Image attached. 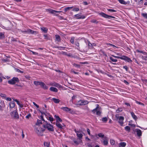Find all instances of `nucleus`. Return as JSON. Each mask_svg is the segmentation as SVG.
Returning <instances> with one entry per match:
<instances>
[{
  "label": "nucleus",
  "mask_w": 147,
  "mask_h": 147,
  "mask_svg": "<svg viewBox=\"0 0 147 147\" xmlns=\"http://www.w3.org/2000/svg\"><path fill=\"white\" fill-rule=\"evenodd\" d=\"M45 129H42L41 128L40 129L39 127H36L35 129V131L36 133L39 136H43L42 132L45 131Z\"/></svg>",
  "instance_id": "f257e3e1"
},
{
  "label": "nucleus",
  "mask_w": 147,
  "mask_h": 147,
  "mask_svg": "<svg viewBox=\"0 0 147 147\" xmlns=\"http://www.w3.org/2000/svg\"><path fill=\"white\" fill-rule=\"evenodd\" d=\"M101 108L99 107V106L98 105H97V106L96 108L93 109L92 111L93 113H95L96 112V114L97 115H100L101 113V112L100 111V109Z\"/></svg>",
  "instance_id": "f03ea898"
},
{
  "label": "nucleus",
  "mask_w": 147,
  "mask_h": 147,
  "mask_svg": "<svg viewBox=\"0 0 147 147\" xmlns=\"http://www.w3.org/2000/svg\"><path fill=\"white\" fill-rule=\"evenodd\" d=\"M18 82H19L18 79L17 78L13 77L11 80H9L8 83L11 84H14Z\"/></svg>",
  "instance_id": "7ed1b4c3"
},
{
  "label": "nucleus",
  "mask_w": 147,
  "mask_h": 147,
  "mask_svg": "<svg viewBox=\"0 0 147 147\" xmlns=\"http://www.w3.org/2000/svg\"><path fill=\"white\" fill-rule=\"evenodd\" d=\"M10 115L11 117L15 119H18L19 118V115L16 110L12 112Z\"/></svg>",
  "instance_id": "20e7f679"
},
{
  "label": "nucleus",
  "mask_w": 147,
  "mask_h": 147,
  "mask_svg": "<svg viewBox=\"0 0 147 147\" xmlns=\"http://www.w3.org/2000/svg\"><path fill=\"white\" fill-rule=\"evenodd\" d=\"M88 103V102L87 100H79L77 103V105H85Z\"/></svg>",
  "instance_id": "39448f33"
},
{
  "label": "nucleus",
  "mask_w": 147,
  "mask_h": 147,
  "mask_svg": "<svg viewBox=\"0 0 147 147\" xmlns=\"http://www.w3.org/2000/svg\"><path fill=\"white\" fill-rule=\"evenodd\" d=\"M43 127L45 128H47L49 131H54L53 127L51 125H48V126L45 125H43Z\"/></svg>",
  "instance_id": "423d86ee"
},
{
  "label": "nucleus",
  "mask_w": 147,
  "mask_h": 147,
  "mask_svg": "<svg viewBox=\"0 0 147 147\" xmlns=\"http://www.w3.org/2000/svg\"><path fill=\"white\" fill-rule=\"evenodd\" d=\"M99 14L105 18H115V17H114L107 15L103 12L100 13Z\"/></svg>",
  "instance_id": "0eeeda50"
},
{
  "label": "nucleus",
  "mask_w": 147,
  "mask_h": 147,
  "mask_svg": "<svg viewBox=\"0 0 147 147\" xmlns=\"http://www.w3.org/2000/svg\"><path fill=\"white\" fill-rule=\"evenodd\" d=\"M103 140L102 141L103 144L105 145H107L108 144V141L109 140V138L106 136L104 137V138L103 139Z\"/></svg>",
  "instance_id": "6e6552de"
},
{
  "label": "nucleus",
  "mask_w": 147,
  "mask_h": 147,
  "mask_svg": "<svg viewBox=\"0 0 147 147\" xmlns=\"http://www.w3.org/2000/svg\"><path fill=\"white\" fill-rule=\"evenodd\" d=\"M124 117L122 116H120L119 118L118 122L121 126H123V124Z\"/></svg>",
  "instance_id": "1a4fd4ad"
},
{
  "label": "nucleus",
  "mask_w": 147,
  "mask_h": 147,
  "mask_svg": "<svg viewBox=\"0 0 147 147\" xmlns=\"http://www.w3.org/2000/svg\"><path fill=\"white\" fill-rule=\"evenodd\" d=\"M46 11L47 12H48L50 13L53 14L55 16H58V14L55 13V10H53L52 9H47L46 10Z\"/></svg>",
  "instance_id": "9d476101"
},
{
  "label": "nucleus",
  "mask_w": 147,
  "mask_h": 147,
  "mask_svg": "<svg viewBox=\"0 0 147 147\" xmlns=\"http://www.w3.org/2000/svg\"><path fill=\"white\" fill-rule=\"evenodd\" d=\"M121 59L125 60L129 62H130L132 61L130 58L125 56H122Z\"/></svg>",
  "instance_id": "9b49d317"
},
{
  "label": "nucleus",
  "mask_w": 147,
  "mask_h": 147,
  "mask_svg": "<svg viewBox=\"0 0 147 147\" xmlns=\"http://www.w3.org/2000/svg\"><path fill=\"white\" fill-rule=\"evenodd\" d=\"M38 111L40 113H41L42 115L44 114L46 116H47V114H49V113H47L46 109H45L44 108H43L42 110H38Z\"/></svg>",
  "instance_id": "f8f14e48"
},
{
  "label": "nucleus",
  "mask_w": 147,
  "mask_h": 147,
  "mask_svg": "<svg viewBox=\"0 0 147 147\" xmlns=\"http://www.w3.org/2000/svg\"><path fill=\"white\" fill-rule=\"evenodd\" d=\"M26 32L31 34H35L37 33V32L30 29L27 30L26 31Z\"/></svg>",
  "instance_id": "ddd939ff"
},
{
  "label": "nucleus",
  "mask_w": 147,
  "mask_h": 147,
  "mask_svg": "<svg viewBox=\"0 0 147 147\" xmlns=\"http://www.w3.org/2000/svg\"><path fill=\"white\" fill-rule=\"evenodd\" d=\"M81 14V13H79L76 14L74 15V16L78 17L77 18V19H84L85 18V16H80Z\"/></svg>",
  "instance_id": "4468645a"
},
{
  "label": "nucleus",
  "mask_w": 147,
  "mask_h": 147,
  "mask_svg": "<svg viewBox=\"0 0 147 147\" xmlns=\"http://www.w3.org/2000/svg\"><path fill=\"white\" fill-rule=\"evenodd\" d=\"M61 109L63 110L64 111L66 112L70 111L71 110V109L67 107H62Z\"/></svg>",
  "instance_id": "2eb2a0df"
},
{
  "label": "nucleus",
  "mask_w": 147,
  "mask_h": 147,
  "mask_svg": "<svg viewBox=\"0 0 147 147\" xmlns=\"http://www.w3.org/2000/svg\"><path fill=\"white\" fill-rule=\"evenodd\" d=\"M40 29L42 32L44 33H47L48 31L47 28L44 27H40Z\"/></svg>",
  "instance_id": "dca6fc26"
},
{
  "label": "nucleus",
  "mask_w": 147,
  "mask_h": 147,
  "mask_svg": "<svg viewBox=\"0 0 147 147\" xmlns=\"http://www.w3.org/2000/svg\"><path fill=\"white\" fill-rule=\"evenodd\" d=\"M49 89L51 91L55 92H57L58 91L57 88L53 87H51Z\"/></svg>",
  "instance_id": "f3484780"
},
{
  "label": "nucleus",
  "mask_w": 147,
  "mask_h": 147,
  "mask_svg": "<svg viewBox=\"0 0 147 147\" xmlns=\"http://www.w3.org/2000/svg\"><path fill=\"white\" fill-rule=\"evenodd\" d=\"M41 86L44 89L47 90L48 89V87L45 84L42 82Z\"/></svg>",
  "instance_id": "a211bd4d"
},
{
  "label": "nucleus",
  "mask_w": 147,
  "mask_h": 147,
  "mask_svg": "<svg viewBox=\"0 0 147 147\" xmlns=\"http://www.w3.org/2000/svg\"><path fill=\"white\" fill-rule=\"evenodd\" d=\"M81 51L82 52H87L88 51V48L86 46H84L81 49Z\"/></svg>",
  "instance_id": "6ab92c4d"
},
{
  "label": "nucleus",
  "mask_w": 147,
  "mask_h": 147,
  "mask_svg": "<svg viewBox=\"0 0 147 147\" xmlns=\"http://www.w3.org/2000/svg\"><path fill=\"white\" fill-rule=\"evenodd\" d=\"M52 85V86L57 87V88H60L61 87V85L57 83H53Z\"/></svg>",
  "instance_id": "aec40b11"
},
{
  "label": "nucleus",
  "mask_w": 147,
  "mask_h": 147,
  "mask_svg": "<svg viewBox=\"0 0 147 147\" xmlns=\"http://www.w3.org/2000/svg\"><path fill=\"white\" fill-rule=\"evenodd\" d=\"M14 100L17 102V104L19 105L20 107L22 108L23 107V105L20 103V102L17 99H15Z\"/></svg>",
  "instance_id": "412c9836"
},
{
  "label": "nucleus",
  "mask_w": 147,
  "mask_h": 147,
  "mask_svg": "<svg viewBox=\"0 0 147 147\" xmlns=\"http://www.w3.org/2000/svg\"><path fill=\"white\" fill-rule=\"evenodd\" d=\"M15 103L13 101H11L9 103L10 107L11 108H13L15 107Z\"/></svg>",
  "instance_id": "4be33fe9"
},
{
  "label": "nucleus",
  "mask_w": 147,
  "mask_h": 147,
  "mask_svg": "<svg viewBox=\"0 0 147 147\" xmlns=\"http://www.w3.org/2000/svg\"><path fill=\"white\" fill-rule=\"evenodd\" d=\"M42 82H40L39 81H34V84L36 86H38L39 85L41 86V84H42Z\"/></svg>",
  "instance_id": "5701e85b"
},
{
  "label": "nucleus",
  "mask_w": 147,
  "mask_h": 147,
  "mask_svg": "<svg viewBox=\"0 0 147 147\" xmlns=\"http://www.w3.org/2000/svg\"><path fill=\"white\" fill-rule=\"evenodd\" d=\"M77 136L78 138L80 140H81V139H82L83 135L81 133H77Z\"/></svg>",
  "instance_id": "b1692460"
},
{
  "label": "nucleus",
  "mask_w": 147,
  "mask_h": 147,
  "mask_svg": "<svg viewBox=\"0 0 147 147\" xmlns=\"http://www.w3.org/2000/svg\"><path fill=\"white\" fill-rule=\"evenodd\" d=\"M52 100L56 103H58L60 102V100L59 99H56L55 98H53Z\"/></svg>",
  "instance_id": "393cba45"
},
{
  "label": "nucleus",
  "mask_w": 147,
  "mask_h": 147,
  "mask_svg": "<svg viewBox=\"0 0 147 147\" xmlns=\"http://www.w3.org/2000/svg\"><path fill=\"white\" fill-rule=\"evenodd\" d=\"M131 115L133 118L135 120H136L137 119V116L135 115L134 113L133 112H131Z\"/></svg>",
  "instance_id": "a878e982"
},
{
  "label": "nucleus",
  "mask_w": 147,
  "mask_h": 147,
  "mask_svg": "<svg viewBox=\"0 0 147 147\" xmlns=\"http://www.w3.org/2000/svg\"><path fill=\"white\" fill-rule=\"evenodd\" d=\"M136 132L137 135L138 136H140L142 135V133L140 130L139 129H137Z\"/></svg>",
  "instance_id": "bb28decb"
},
{
  "label": "nucleus",
  "mask_w": 147,
  "mask_h": 147,
  "mask_svg": "<svg viewBox=\"0 0 147 147\" xmlns=\"http://www.w3.org/2000/svg\"><path fill=\"white\" fill-rule=\"evenodd\" d=\"M56 125L59 128H62L63 126L61 124L59 123L56 122Z\"/></svg>",
  "instance_id": "cd10ccee"
},
{
  "label": "nucleus",
  "mask_w": 147,
  "mask_h": 147,
  "mask_svg": "<svg viewBox=\"0 0 147 147\" xmlns=\"http://www.w3.org/2000/svg\"><path fill=\"white\" fill-rule=\"evenodd\" d=\"M73 7H67L65 8L64 10L65 12H66L70 10L71 9L73 8Z\"/></svg>",
  "instance_id": "c85d7f7f"
},
{
  "label": "nucleus",
  "mask_w": 147,
  "mask_h": 147,
  "mask_svg": "<svg viewBox=\"0 0 147 147\" xmlns=\"http://www.w3.org/2000/svg\"><path fill=\"white\" fill-rule=\"evenodd\" d=\"M55 40L56 43L60 42L61 40L60 37H55Z\"/></svg>",
  "instance_id": "c756f323"
},
{
  "label": "nucleus",
  "mask_w": 147,
  "mask_h": 147,
  "mask_svg": "<svg viewBox=\"0 0 147 147\" xmlns=\"http://www.w3.org/2000/svg\"><path fill=\"white\" fill-rule=\"evenodd\" d=\"M126 145V143L124 142H121L120 143L119 146L122 147H124Z\"/></svg>",
  "instance_id": "7c9ffc66"
},
{
  "label": "nucleus",
  "mask_w": 147,
  "mask_h": 147,
  "mask_svg": "<svg viewBox=\"0 0 147 147\" xmlns=\"http://www.w3.org/2000/svg\"><path fill=\"white\" fill-rule=\"evenodd\" d=\"M0 105L3 108L5 107V105L4 102L3 101H1L0 102Z\"/></svg>",
  "instance_id": "2f4dec72"
},
{
  "label": "nucleus",
  "mask_w": 147,
  "mask_h": 147,
  "mask_svg": "<svg viewBox=\"0 0 147 147\" xmlns=\"http://www.w3.org/2000/svg\"><path fill=\"white\" fill-rule=\"evenodd\" d=\"M47 118L49 120L51 121V123H52V122L54 120V119L53 118L51 117H47Z\"/></svg>",
  "instance_id": "473e14b6"
},
{
  "label": "nucleus",
  "mask_w": 147,
  "mask_h": 147,
  "mask_svg": "<svg viewBox=\"0 0 147 147\" xmlns=\"http://www.w3.org/2000/svg\"><path fill=\"white\" fill-rule=\"evenodd\" d=\"M42 122L40 120L38 119L36 123V125H38L39 124H42Z\"/></svg>",
  "instance_id": "72a5a7b5"
},
{
  "label": "nucleus",
  "mask_w": 147,
  "mask_h": 147,
  "mask_svg": "<svg viewBox=\"0 0 147 147\" xmlns=\"http://www.w3.org/2000/svg\"><path fill=\"white\" fill-rule=\"evenodd\" d=\"M0 96L4 98H6V95L5 94L1 92H0Z\"/></svg>",
  "instance_id": "f704fd0d"
},
{
  "label": "nucleus",
  "mask_w": 147,
  "mask_h": 147,
  "mask_svg": "<svg viewBox=\"0 0 147 147\" xmlns=\"http://www.w3.org/2000/svg\"><path fill=\"white\" fill-rule=\"evenodd\" d=\"M119 2L122 4H126V2L124 0H118Z\"/></svg>",
  "instance_id": "c9c22d12"
},
{
  "label": "nucleus",
  "mask_w": 147,
  "mask_h": 147,
  "mask_svg": "<svg viewBox=\"0 0 147 147\" xmlns=\"http://www.w3.org/2000/svg\"><path fill=\"white\" fill-rule=\"evenodd\" d=\"M108 120L107 117H104L102 118V121L104 122H106Z\"/></svg>",
  "instance_id": "e433bc0d"
},
{
  "label": "nucleus",
  "mask_w": 147,
  "mask_h": 147,
  "mask_svg": "<svg viewBox=\"0 0 147 147\" xmlns=\"http://www.w3.org/2000/svg\"><path fill=\"white\" fill-rule=\"evenodd\" d=\"M98 136L102 138H104V137H105L104 135L102 133H99L98 134Z\"/></svg>",
  "instance_id": "4c0bfd02"
},
{
  "label": "nucleus",
  "mask_w": 147,
  "mask_h": 147,
  "mask_svg": "<svg viewBox=\"0 0 147 147\" xmlns=\"http://www.w3.org/2000/svg\"><path fill=\"white\" fill-rule=\"evenodd\" d=\"M44 145L45 146L47 147H49V143L48 142H45L44 143Z\"/></svg>",
  "instance_id": "58836bf2"
},
{
  "label": "nucleus",
  "mask_w": 147,
  "mask_h": 147,
  "mask_svg": "<svg viewBox=\"0 0 147 147\" xmlns=\"http://www.w3.org/2000/svg\"><path fill=\"white\" fill-rule=\"evenodd\" d=\"M125 129L127 131H129L130 130V127L128 126H126Z\"/></svg>",
  "instance_id": "ea45409f"
},
{
  "label": "nucleus",
  "mask_w": 147,
  "mask_h": 147,
  "mask_svg": "<svg viewBox=\"0 0 147 147\" xmlns=\"http://www.w3.org/2000/svg\"><path fill=\"white\" fill-rule=\"evenodd\" d=\"M142 15L144 18L147 19V13H142Z\"/></svg>",
  "instance_id": "a19ab883"
},
{
  "label": "nucleus",
  "mask_w": 147,
  "mask_h": 147,
  "mask_svg": "<svg viewBox=\"0 0 147 147\" xmlns=\"http://www.w3.org/2000/svg\"><path fill=\"white\" fill-rule=\"evenodd\" d=\"M110 143L112 145H113L115 144V141L114 140L111 139L110 140Z\"/></svg>",
  "instance_id": "79ce46f5"
},
{
  "label": "nucleus",
  "mask_w": 147,
  "mask_h": 147,
  "mask_svg": "<svg viewBox=\"0 0 147 147\" xmlns=\"http://www.w3.org/2000/svg\"><path fill=\"white\" fill-rule=\"evenodd\" d=\"M110 59L111 60V61L113 62H116L117 61V59H114L111 57H110Z\"/></svg>",
  "instance_id": "37998d69"
},
{
  "label": "nucleus",
  "mask_w": 147,
  "mask_h": 147,
  "mask_svg": "<svg viewBox=\"0 0 147 147\" xmlns=\"http://www.w3.org/2000/svg\"><path fill=\"white\" fill-rule=\"evenodd\" d=\"M136 102L139 105H141L143 106H144V104L143 103H142L140 102H138V101H136Z\"/></svg>",
  "instance_id": "c03bdc74"
},
{
  "label": "nucleus",
  "mask_w": 147,
  "mask_h": 147,
  "mask_svg": "<svg viewBox=\"0 0 147 147\" xmlns=\"http://www.w3.org/2000/svg\"><path fill=\"white\" fill-rule=\"evenodd\" d=\"M107 10L109 11L110 12H115L116 11V10H114V9H108Z\"/></svg>",
  "instance_id": "a18cd8bd"
},
{
  "label": "nucleus",
  "mask_w": 147,
  "mask_h": 147,
  "mask_svg": "<svg viewBox=\"0 0 147 147\" xmlns=\"http://www.w3.org/2000/svg\"><path fill=\"white\" fill-rule=\"evenodd\" d=\"M59 121L60 122H61L62 121V120L59 117H58L57 119H56V122L59 123Z\"/></svg>",
  "instance_id": "49530a36"
},
{
  "label": "nucleus",
  "mask_w": 147,
  "mask_h": 147,
  "mask_svg": "<svg viewBox=\"0 0 147 147\" xmlns=\"http://www.w3.org/2000/svg\"><path fill=\"white\" fill-rule=\"evenodd\" d=\"M79 10V9L78 8H75L73 9L72 11H78Z\"/></svg>",
  "instance_id": "de8ad7c7"
},
{
  "label": "nucleus",
  "mask_w": 147,
  "mask_h": 147,
  "mask_svg": "<svg viewBox=\"0 0 147 147\" xmlns=\"http://www.w3.org/2000/svg\"><path fill=\"white\" fill-rule=\"evenodd\" d=\"M31 51L32 54H33V55H39V54H38V53H36V52H34L33 51Z\"/></svg>",
  "instance_id": "09e8293b"
},
{
  "label": "nucleus",
  "mask_w": 147,
  "mask_h": 147,
  "mask_svg": "<svg viewBox=\"0 0 147 147\" xmlns=\"http://www.w3.org/2000/svg\"><path fill=\"white\" fill-rule=\"evenodd\" d=\"M122 111L121 109H118L116 110V112L117 113H119L121 112Z\"/></svg>",
  "instance_id": "8fccbe9b"
},
{
  "label": "nucleus",
  "mask_w": 147,
  "mask_h": 147,
  "mask_svg": "<svg viewBox=\"0 0 147 147\" xmlns=\"http://www.w3.org/2000/svg\"><path fill=\"white\" fill-rule=\"evenodd\" d=\"M112 56L116 58H117L118 59H121V58L122 57H119V56H114V55H112Z\"/></svg>",
  "instance_id": "3c124183"
},
{
  "label": "nucleus",
  "mask_w": 147,
  "mask_h": 147,
  "mask_svg": "<svg viewBox=\"0 0 147 147\" xmlns=\"http://www.w3.org/2000/svg\"><path fill=\"white\" fill-rule=\"evenodd\" d=\"M31 117V115L30 114H28V115H27L26 117V119H28L29 118Z\"/></svg>",
  "instance_id": "603ef678"
},
{
  "label": "nucleus",
  "mask_w": 147,
  "mask_h": 147,
  "mask_svg": "<svg viewBox=\"0 0 147 147\" xmlns=\"http://www.w3.org/2000/svg\"><path fill=\"white\" fill-rule=\"evenodd\" d=\"M74 66L76 67H77L79 68L80 67V65H78V64H75V63H74Z\"/></svg>",
  "instance_id": "864d4df0"
},
{
  "label": "nucleus",
  "mask_w": 147,
  "mask_h": 147,
  "mask_svg": "<svg viewBox=\"0 0 147 147\" xmlns=\"http://www.w3.org/2000/svg\"><path fill=\"white\" fill-rule=\"evenodd\" d=\"M2 61L5 62H6L8 61V60L7 59H2Z\"/></svg>",
  "instance_id": "5fc2aeb1"
},
{
  "label": "nucleus",
  "mask_w": 147,
  "mask_h": 147,
  "mask_svg": "<svg viewBox=\"0 0 147 147\" xmlns=\"http://www.w3.org/2000/svg\"><path fill=\"white\" fill-rule=\"evenodd\" d=\"M4 36H5V35H4V33L0 32V37H1Z\"/></svg>",
  "instance_id": "6e6d98bb"
},
{
  "label": "nucleus",
  "mask_w": 147,
  "mask_h": 147,
  "mask_svg": "<svg viewBox=\"0 0 147 147\" xmlns=\"http://www.w3.org/2000/svg\"><path fill=\"white\" fill-rule=\"evenodd\" d=\"M91 22L92 23H97V21L96 20H91Z\"/></svg>",
  "instance_id": "4d7b16f0"
},
{
  "label": "nucleus",
  "mask_w": 147,
  "mask_h": 147,
  "mask_svg": "<svg viewBox=\"0 0 147 147\" xmlns=\"http://www.w3.org/2000/svg\"><path fill=\"white\" fill-rule=\"evenodd\" d=\"M33 103L34 104V105L36 106L37 108H39V106L38 105L36 104L35 102H33Z\"/></svg>",
  "instance_id": "13d9d810"
},
{
  "label": "nucleus",
  "mask_w": 147,
  "mask_h": 147,
  "mask_svg": "<svg viewBox=\"0 0 147 147\" xmlns=\"http://www.w3.org/2000/svg\"><path fill=\"white\" fill-rule=\"evenodd\" d=\"M87 131L88 133V134L89 135H90V129H87Z\"/></svg>",
  "instance_id": "bf43d9fd"
},
{
  "label": "nucleus",
  "mask_w": 147,
  "mask_h": 147,
  "mask_svg": "<svg viewBox=\"0 0 147 147\" xmlns=\"http://www.w3.org/2000/svg\"><path fill=\"white\" fill-rule=\"evenodd\" d=\"M123 68L125 69L126 71H128V67L126 66H123Z\"/></svg>",
  "instance_id": "052dcab7"
},
{
  "label": "nucleus",
  "mask_w": 147,
  "mask_h": 147,
  "mask_svg": "<svg viewBox=\"0 0 147 147\" xmlns=\"http://www.w3.org/2000/svg\"><path fill=\"white\" fill-rule=\"evenodd\" d=\"M129 125L133 127H135V125L134 124L129 123Z\"/></svg>",
  "instance_id": "680f3d73"
},
{
  "label": "nucleus",
  "mask_w": 147,
  "mask_h": 147,
  "mask_svg": "<svg viewBox=\"0 0 147 147\" xmlns=\"http://www.w3.org/2000/svg\"><path fill=\"white\" fill-rule=\"evenodd\" d=\"M88 45L89 47H90V48H91L92 47V44L90 42H89Z\"/></svg>",
  "instance_id": "e2e57ef3"
},
{
  "label": "nucleus",
  "mask_w": 147,
  "mask_h": 147,
  "mask_svg": "<svg viewBox=\"0 0 147 147\" xmlns=\"http://www.w3.org/2000/svg\"><path fill=\"white\" fill-rule=\"evenodd\" d=\"M5 99L7 100L11 101V98H5Z\"/></svg>",
  "instance_id": "0e129e2a"
},
{
  "label": "nucleus",
  "mask_w": 147,
  "mask_h": 147,
  "mask_svg": "<svg viewBox=\"0 0 147 147\" xmlns=\"http://www.w3.org/2000/svg\"><path fill=\"white\" fill-rule=\"evenodd\" d=\"M71 72H73L75 74H78V72H75L74 71V70H73L72 69H71Z\"/></svg>",
  "instance_id": "69168bd1"
},
{
  "label": "nucleus",
  "mask_w": 147,
  "mask_h": 147,
  "mask_svg": "<svg viewBox=\"0 0 147 147\" xmlns=\"http://www.w3.org/2000/svg\"><path fill=\"white\" fill-rule=\"evenodd\" d=\"M135 1L136 2H142H142L143 0H135Z\"/></svg>",
  "instance_id": "338daca9"
},
{
  "label": "nucleus",
  "mask_w": 147,
  "mask_h": 147,
  "mask_svg": "<svg viewBox=\"0 0 147 147\" xmlns=\"http://www.w3.org/2000/svg\"><path fill=\"white\" fill-rule=\"evenodd\" d=\"M70 42L72 43H74V38H71V39Z\"/></svg>",
  "instance_id": "774afa93"
}]
</instances>
